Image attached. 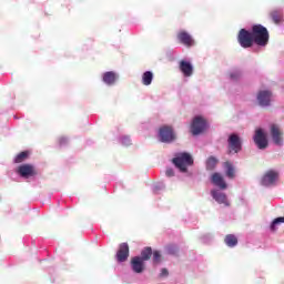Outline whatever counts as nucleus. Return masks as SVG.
Returning a JSON list of instances; mask_svg holds the SVG:
<instances>
[{"label": "nucleus", "mask_w": 284, "mask_h": 284, "mask_svg": "<svg viewBox=\"0 0 284 284\" xmlns=\"http://www.w3.org/2000/svg\"><path fill=\"white\" fill-rule=\"evenodd\" d=\"M204 130H207V120L201 115L195 116L191 123V133L193 136H199Z\"/></svg>", "instance_id": "20e7f679"}, {"label": "nucleus", "mask_w": 284, "mask_h": 284, "mask_svg": "<svg viewBox=\"0 0 284 284\" xmlns=\"http://www.w3.org/2000/svg\"><path fill=\"white\" fill-rule=\"evenodd\" d=\"M144 261H142L141 257L135 256L132 258L131 261V266L133 272H135V274H141V272H143V270H145V265L143 264Z\"/></svg>", "instance_id": "2eb2a0df"}, {"label": "nucleus", "mask_w": 284, "mask_h": 284, "mask_svg": "<svg viewBox=\"0 0 284 284\" xmlns=\"http://www.w3.org/2000/svg\"><path fill=\"white\" fill-rule=\"evenodd\" d=\"M169 272L168 268H162L160 276H168Z\"/></svg>", "instance_id": "7c9ffc66"}, {"label": "nucleus", "mask_w": 284, "mask_h": 284, "mask_svg": "<svg viewBox=\"0 0 284 284\" xmlns=\"http://www.w3.org/2000/svg\"><path fill=\"white\" fill-rule=\"evenodd\" d=\"M154 79V73L151 71H146L142 74V83L143 85H152V81Z\"/></svg>", "instance_id": "aec40b11"}, {"label": "nucleus", "mask_w": 284, "mask_h": 284, "mask_svg": "<svg viewBox=\"0 0 284 284\" xmlns=\"http://www.w3.org/2000/svg\"><path fill=\"white\" fill-rule=\"evenodd\" d=\"M179 68L184 77H192V74H194V68L192 67V63L185 60L180 61Z\"/></svg>", "instance_id": "4468645a"}, {"label": "nucleus", "mask_w": 284, "mask_h": 284, "mask_svg": "<svg viewBox=\"0 0 284 284\" xmlns=\"http://www.w3.org/2000/svg\"><path fill=\"white\" fill-rule=\"evenodd\" d=\"M255 145H257L258 150H265L270 143L267 142V135L263 132V129H257L255 131V135L253 138Z\"/></svg>", "instance_id": "0eeeda50"}, {"label": "nucleus", "mask_w": 284, "mask_h": 284, "mask_svg": "<svg viewBox=\"0 0 284 284\" xmlns=\"http://www.w3.org/2000/svg\"><path fill=\"white\" fill-rule=\"evenodd\" d=\"M224 168L226 169V176L234 179V166L230 162H225Z\"/></svg>", "instance_id": "b1692460"}, {"label": "nucleus", "mask_w": 284, "mask_h": 284, "mask_svg": "<svg viewBox=\"0 0 284 284\" xmlns=\"http://www.w3.org/2000/svg\"><path fill=\"white\" fill-rule=\"evenodd\" d=\"M224 242L227 247H236V245H239V239L234 234L226 235Z\"/></svg>", "instance_id": "a211bd4d"}, {"label": "nucleus", "mask_w": 284, "mask_h": 284, "mask_svg": "<svg viewBox=\"0 0 284 284\" xmlns=\"http://www.w3.org/2000/svg\"><path fill=\"white\" fill-rule=\"evenodd\" d=\"M237 42L244 49L252 48L254 43L261 48H265L270 43V31L262 24H254L251 31L241 29L237 34Z\"/></svg>", "instance_id": "f257e3e1"}, {"label": "nucleus", "mask_w": 284, "mask_h": 284, "mask_svg": "<svg viewBox=\"0 0 284 284\" xmlns=\"http://www.w3.org/2000/svg\"><path fill=\"white\" fill-rule=\"evenodd\" d=\"M278 223H284V217H276L271 224V230L274 231V227L278 225Z\"/></svg>", "instance_id": "cd10ccee"}, {"label": "nucleus", "mask_w": 284, "mask_h": 284, "mask_svg": "<svg viewBox=\"0 0 284 284\" xmlns=\"http://www.w3.org/2000/svg\"><path fill=\"white\" fill-rule=\"evenodd\" d=\"M227 143H229V154H232V152H234V154H239V152L243 150V142L241 141V138L239 136V134L232 133L229 136Z\"/></svg>", "instance_id": "39448f33"}, {"label": "nucleus", "mask_w": 284, "mask_h": 284, "mask_svg": "<svg viewBox=\"0 0 284 284\" xmlns=\"http://www.w3.org/2000/svg\"><path fill=\"white\" fill-rule=\"evenodd\" d=\"M58 143H59V145H65V143H68V138H65V136H60V138L58 139Z\"/></svg>", "instance_id": "c85d7f7f"}, {"label": "nucleus", "mask_w": 284, "mask_h": 284, "mask_svg": "<svg viewBox=\"0 0 284 284\" xmlns=\"http://www.w3.org/2000/svg\"><path fill=\"white\" fill-rule=\"evenodd\" d=\"M28 156H30V152L22 151L14 158V163H23V161H27Z\"/></svg>", "instance_id": "5701e85b"}, {"label": "nucleus", "mask_w": 284, "mask_h": 284, "mask_svg": "<svg viewBox=\"0 0 284 284\" xmlns=\"http://www.w3.org/2000/svg\"><path fill=\"white\" fill-rule=\"evenodd\" d=\"M219 165V159L215 156H209L206 160V170L212 171Z\"/></svg>", "instance_id": "412c9836"}, {"label": "nucleus", "mask_w": 284, "mask_h": 284, "mask_svg": "<svg viewBox=\"0 0 284 284\" xmlns=\"http://www.w3.org/2000/svg\"><path fill=\"white\" fill-rule=\"evenodd\" d=\"M172 163L180 170V172H187L189 165H194V159L190 153H179L173 158Z\"/></svg>", "instance_id": "f03ea898"}, {"label": "nucleus", "mask_w": 284, "mask_h": 284, "mask_svg": "<svg viewBox=\"0 0 284 284\" xmlns=\"http://www.w3.org/2000/svg\"><path fill=\"white\" fill-rule=\"evenodd\" d=\"M159 139L161 143H174L176 141V133L174 128L170 125H163L159 129Z\"/></svg>", "instance_id": "7ed1b4c3"}, {"label": "nucleus", "mask_w": 284, "mask_h": 284, "mask_svg": "<svg viewBox=\"0 0 284 284\" xmlns=\"http://www.w3.org/2000/svg\"><path fill=\"white\" fill-rule=\"evenodd\" d=\"M125 141H126V143H130V139H128V138H124V139L122 140V143H125Z\"/></svg>", "instance_id": "2f4dec72"}, {"label": "nucleus", "mask_w": 284, "mask_h": 284, "mask_svg": "<svg viewBox=\"0 0 284 284\" xmlns=\"http://www.w3.org/2000/svg\"><path fill=\"white\" fill-rule=\"evenodd\" d=\"M277 180H278V172L274 170H270L262 178V185H265V186L274 185V183H276Z\"/></svg>", "instance_id": "9b49d317"}, {"label": "nucleus", "mask_w": 284, "mask_h": 284, "mask_svg": "<svg viewBox=\"0 0 284 284\" xmlns=\"http://www.w3.org/2000/svg\"><path fill=\"white\" fill-rule=\"evenodd\" d=\"M211 194L214 201H216V203H220L222 205H225L226 207H230V202L227 201V195H225V193H221L219 191H212Z\"/></svg>", "instance_id": "dca6fc26"}, {"label": "nucleus", "mask_w": 284, "mask_h": 284, "mask_svg": "<svg viewBox=\"0 0 284 284\" xmlns=\"http://www.w3.org/2000/svg\"><path fill=\"white\" fill-rule=\"evenodd\" d=\"M161 258H162L161 252L154 251L153 252V263H155V264L161 263Z\"/></svg>", "instance_id": "a878e982"}, {"label": "nucleus", "mask_w": 284, "mask_h": 284, "mask_svg": "<svg viewBox=\"0 0 284 284\" xmlns=\"http://www.w3.org/2000/svg\"><path fill=\"white\" fill-rule=\"evenodd\" d=\"M270 17L272 21L276 24L281 23L283 21V12L281 10H273L270 12Z\"/></svg>", "instance_id": "6ab92c4d"}, {"label": "nucleus", "mask_w": 284, "mask_h": 284, "mask_svg": "<svg viewBox=\"0 0 284 284\" xmlns=\"http://www.w3.org/2000/svg\"><path fill=\"white\" fill-rule=\"evenodd\" d=\"M142 261H150V258H152V247L146 246L143 248V251L141 252V257Z\"/></svg>", "instance_id": "4be33fe9"}, {"label": "nucleus", "mask_w": 284, "mask_h": 284, "mask_svg": "<svg viewBox=\"0 0 284 284\" xmlns=\"http://www.w3.org/2000/svg\"><path fill=\"white\" fill-rule=\"evenodd\" d=\"M165 174H166V176H169V178L174 176V169H166Z\"/></svg>", "instance_id": "c756f323"}, {"label": "nucleus", "mask_w": 284, "mask_h": 284, "mask_svg": "<svg viewBox=\"0 0 284 284\" xmlns=\"http://www.w3.org/2000/svg\"><path fill=\"white\" fill-rule=\"evenodd\" d=\"M103 82L106 83V85H114L116 83V73L109 71L103 74Z\"/></svg>", "instance_id": "f3484780"}, {"label": "nucleus", "mask_w": 284, "mask_h": 284, "mask_svg": "<svg viewBox=\"0 0 284 284\" xmlns=\"http://www.w3.org/2000/svg\"><path fill=\"white\" fill-rule=\"evenodd\" d=\"M166 253L171 254V256H175V254H179V246H176L175 244L168 245Z\"/></svg>", "instance_id": "393cba45"}, {"label": "nucleus", "mask_w": 284, "mask_h": 284, "mask_svg": "<svg viewBox=\"0 0 284 284\" xmlns=\"http://www.w3.org/2000/svg\"><path fill=\"white\" fill-rule=\"evenodd\" d=\"M17 172L22 179H30V176H37L38 174L37 169L32 164H22L18 168Z\"/></svg>", "instance_id": "6e6552de"}, {"label": "nucleus", "mask_w": 284, "mask_h": 284, "mask_svg": "<svg viewBox=\"0 0 284 284\" xmlns=\"http://www.w3.org/2000/svg\"><path fill=\"white\" fill-rule=\"evenodd\" d=\"M115 257L118 263H125V261H128V258L130 257V245H128V243L125 242L121 243L119 245Z\"/></svg>", "instance_id": "1a4fd4ad"}, {"label": "nucleus", "mask_w": 284, "mask_h": 284, "mask_svg": "<svg viewBox=\"0 0 284 284\" xmlns=\"http://www.w3.org/2000/svg\"><path fill=\"white\" fill-rule=\"evenodd\" d=\"M230 79L232 81H239L241 79V71H233L230 73Z\"/></svg>", "instance_id": "bb28decb"}, {"label": "nucleus", "mask_w": 284, "mask_h": 284, "mask_svg": "<svg viewBox=\"0 0 284 284\" xmlns=\"http://www.w3.org/2000/svg\"><path fill=\"white\" fill-rule=\"evenodd\" d=\"M211 181L213 185H216V187H220V190H227V183H225V180L221 173H213Z\"/></svg>", "instance_id": "ddd939ff"}, {"label": "nucleus", "mask_w": 284, "mask_h": 284, "mask_svg": "<svg viewBox=\"0 0 284 284\" xmlns=\"http://www.w3.org/2000/svg\"><path fill=\"white\" fill-rule=\"evenodd\" d=\"M272 91L260 90L256 95L258 105L261 108H270V105H272Z\"/></svg>", "instance_id": "423d86ee"}, {"label": "nucleus", "mask_w": 284, "mask_h": 284, "mask_svg": "<svg viewBox=\"0 0 284 284\" xmlns=\"http://www.w3.org/2000/svg\"><path fill=\"white\" fill-rule=\"evenodd\" d=\"M283 134L284 133L281 131V128H278V125H271V138L275 145H283Z\"/></svg>", "instance_id": "9d476101"}, {"label": "nucleus", "mask_w": 284, "mask_h": 284, "mask_svg": "<svg viewBox=\"0 0 284 284\" xmlns=\"http://www.w3.org/2000/svg\"><path fill=\"white\" fill-rule=\"evenodd\" d=\"M178 40L183 45H186V48H192V45H194V39H192V36H190L187 31H180L178 33Z\"/></svg>", "instance_id": "f8f14e48"}]
</instances>
